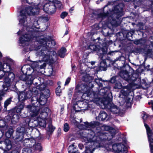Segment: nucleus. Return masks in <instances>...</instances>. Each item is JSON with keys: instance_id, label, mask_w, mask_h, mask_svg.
Here are the masks:
<instances>
[{"instance_id": "nucleus-61", "label": "nucleus", "mask_w": 153, "mask_h": 153, "mask_svg": "<svg viewBox=\"0 0 153 153\" xmlns=\"http://www.w3.org/2000/svg\"><path fill=\"white\" fill-rule=\"evenodd\" d=\"M134 31H133L132 32V33H134Z\"/></svg>"}, {"instance_id": "nucleus-30", "label": "nucleus", "mask_w": 153, "mask_h": 153, "mask_svg": "<svg viewBox=\"0 0 153 153\" xmlns=\"http://www.w3.org/2000/svg\"><path fill=\"white\" fill-rule=\"evenodd\" d=\"M32 151L29 148H24L22 150V153H31Z\"/></svg>"}, {"instance_id": "nucleus-22", "label": "nucleus", "mask_w": 153, "mask_h": 153, "mask_svg": "<svg viewBox=\"0 0 153 153\" xmlns=\"http://www.w3.org/2000/svg\"><path fill=\"white\" fill-rule=\"evenodd\" d=\"M5 123L3 120H0V128H2V129L0 131V132L1 133V136L3 135L4 131V130L6 128V127L5 126Z\"/></svg>"}, {"instance_id": "nucleus-15", "label": "nucleus", "mask_w": 153, "mask_h": 153, "mask_svg": "<svg viewBox=\"0 0 153 153\" xmlns=\"http://www.w3.org/2000/svg\"><path fill=\"white\" fill-rule=\"evenodd\" d=\"M46 87L44 83L40 84L37 86L36 87H34L32 89V91L34 95H37L39 94V91H41L43 90Z\"/></svg>"}, {"instance_id": "nucleus-27", "label": "nucleus", "mask_w": 153, "mask_h": 153, "mask_svg": "<svg viewBox=\"0 0 153 153\" xmlns=\"http://www.w3.org/2000/svg\"><path fill=\"white\" fill-rule=\"evenodd\" d=\"M88 48H89L91 50L94 51H99L102 50L101 49H99L98 48L97 46L94 45H90L88 46Z\"/></svg>"}, {"instance_id": "nucleus-41", "label": "nucleus", "mask_w": 153, "mask_h": 153, "mask_svg": "<svg viewBox=\"0 0 153 153\" xmlns=\"http://www.w3.org/2000/svg\"><path fill=\"white\" fill-rule=\"evenodd\" d=\"M71 80V78L68 77L66 79L65 85H67L69 83Z\"/></svg>"}, {"instance_id": "nucleus-7", "label": "nucleus", "mask_w": 153, "mask_h": 153, "mask_svg": "<svg viewBox=\"0 0 153 153\" xmlns=\"http://www.w3.org/2000/svg\"><path fill=\"white\" fill-rule=\"evenodd\" d=\"M123 4L120 3L118 5L115 6L114 9L113 10V14L110 17L112 19V21L110 23L113 25L115 26L117 23L116 19L122 16L123 14Z\"/></svg>"}, {"instance_id": "nucleus-14", "label": "nucleus", "mask_w": 153, "mask_h": 153, "mask_svg": "<svg viewBox=\"0 0 153 153\" xmlns=\"http://www.w3.org/2000/svg\"><path fill=\"white\" fill-rule=\"evenodd\" d=\"M54 6H50L49 3H46L44 6L43 10L46 13H53L55 12Z\"/></svg>"}, {"instance_id": "nucleus-3", "label": "nucleus", "mask_w": 153, "mask_h": 153, "mask_svg": "<svg viewBox=\"0 0 153 153\" xmlns=\"http://www.w3.org/2000/svg\"><path fill=\"white\" fill-rule=\"evenodd\" d=\"M47 99L42 93H40V97L38 99L36 97H33L31 99L32 105H28L27 107L32 119L34 118V120L37 121L38 124L41 126L45 127L46 125V117L51 114V110L44 105Z\"/></svg>"}, {"instance_id": "nucleus-9", "label": "nucleus", "mask_w": 153, "mask_h": 153, "mask_svg": "<svg viewBox=\"0 0 153 153\" xmlns=\"http://www.w3.org/2000/svg\"><path fill=\"white\" fill-rule=\"evenodd\" d=\"M33 93L32 91L30 90L27 92L25 91L20 92L18 94V97L20 101H23L27 99L30 98Z\"/></svg>"}, {"instance_id": "nucleus-17", "label": "nucleus", "mask_w": 153, "mask_h": 153, "mask_svg": "<svg viewBox=\"0 0 153 153\" xmlns=\"http://www.w3.org/2000/svg\"><path fill=\"white\" fill-rule=\"evenodd\" d=\"M9 114L11 115V116H10V117L12 116L11 121L13 123H15L19 121V116L15 112H13V111H9Z\"/></svg>"}, {"instance_id": "nucleus-11", "label": "nucleus", "mask_w": 153, "mask_h": 153, "mask_svg": "<svg viewBox=\"0 0 153 153\" xmlns=\"http://www.w3.org/2000/svg\"><path fill=\"white\" fill-rule=\"evenodd\" d=\"M144 124L146 129L151 153H153V132L152 131H151L149 127L145 122H144Z\"/></svg>"}, {"instance_id": "nucleus-10", "label": "nucleus", "mask_w": 153, "mask_h": 153, "mask_svg": "<svg viewBox=\"0 0 153 153\" xmlns=\"http://www.w3.org/2000/svg\"><path fill=\"white\" fill-rule=\"evenodd\" d=\"M112 148L113 150L117 153H126L127 148L123 144L119 143L109 146Z\"/></svg>"}, {"instance_id": "nucleus-43", "label": "nucleus", "mask_w": 153, "mask_h": 153, "mask_svg": "<svg viewBox=\"0 0 153 153\" xmlns=\"http://www.w3.org/2000/svg\"><path fill=\"white\" fill-rule=\"evenodd\" d=\"M147 115L146 114H144L142 116V118L143 120H146L147 118Z\"/></svg>"}, {"instance_id": "nucleus-16", "label": "nucleus", "mask_w": 153, "mask_h": 153, "mask_svg": "<svg viewBox=\"0 0 153 153\" xmlns=\"http://www.w3.org/2000/svg\"><path fill=\"white\" fill-rule=\"evenodd\" d=\"M96 119L99 121H107L109 120V116L106 112L102 111L100 112L98 116L96 117Z\"/></svg>"}, {"instance_id": "nucleus-44", "label": "nucleus", "mask_w": 153, "mask_h": 153, "mask_svg": "<svg viewBox=\"0 0 153 153\" xmlns=\"http://www.w3.org/2000/svg\"><path fill=\"white\" fill-rule=\"evenodd\" d=\"M151 45H150L149 47H151V46H152V47L153 48L151 49H149L150 52H151L153 51V42H152V41L151 42Z\"/></svg>"}, {"instance_id": "nucleus-2", "label": "nucleus", "mask_w": 153, "mask_h": 153, "mask_svg": "<svg viewBox=\"0 0 153 153\" xmlns=\"http://www.w3.org/2000/svg\"><path fill=\"white\" fill-rule=\"evenodd\" d=\"M99 123L93 121L90 123H85V125H82V129L84 130L83 132L82 140L85 142L86 144L85 153H92L94 149L98 147L106 146L102 145L103 142H106L111 139L116 133V131L114 128L109 126L104 125L102 129L108 132H103L97 131L95 134L94 131L98 128Z\"/></svg>"}, {"instance_id": "nucleus-48", "label": "nucleus", "mask_w": 153, "mask_h": 153, "mask_svg": "<svg viewBox=\"0 0 153 153\" xmlns=\"http://www.w3.org/2000/svg\"><path fill=\"white\" fill-rule=\"evenodd\" d=\"M24 1H26V2H27L29 4H30V2L33 1V0H22Z\"/></svg>"}, {"instance_id": "nucleus-1", "label": "nucleus", "mask_w": 153, "mask_h": 153, "mask_svg": "<svg viewBox=\"0 0 153 153\" xmlns=\"http://www.w3.org/2000/svg\"><path fill=\"white\" fill-rule=\"evenodd\" d=\"M31 4L25 7V10L20 12L19 16V24L23 26V29L26 30H19L18 32V35H22L19 39L20 46L24 47V51L26 52L29 51L35 50L37 51V55L42 57V61L35 62L31 66L24 65L21 68L24 74H26L28 76L25 75L26 77L23 80L27 81V83L31 85L32 83L36 85L37 82L35 81L39 80L37 78H33V76L37 74L40 69L44 68L46 66V63L51 64L54 59L56 58L57 54L56 52L50 51L49 48L52 47L56 45L54 40L51 39L49 37L44 38L42 36H39V32L35 29L39 28L37 21H35L33 25L31 26L32 23L27 22L26 21L29 19L27 17V14L29 15H35L38 14L40 8V4L31 2Z\"/></svg>"}, {"instance_id": "nucleus-26", "label": "nucleus", "mask_w": 153, "mask_h": 153, "mask_svg": "<svg viewBox=\"0 0 153 153\" xmlns=\"http://www.w3.org/2000/svg\"><path fill=\"white\" fill-rule=\"evenodd\" d=\"M11 101V99L9 98L7 99L4 102V110L5 111H6L7 110V107L9 104H10Z\"/></svg>"}, {"instance_id": "nucleus-45", "label": "nucleus", "mask_w": 153, "mask_h": 153, "mask_svg": "<svg viewBox=\"0 0 153 153\" xmlns=\"http://www.w3.org/2000/svg\"><path fill=\"white\" fill-rule=\"evenodd\" d=\"M76 107H78V106L77 104H76L73 106V108L76 111H78L79 110L76 109V108H77Z\"/></svg>"}, {"instance_id": "nucleus-34", "label": "nucleus", "mask_w": 153, "mask_h": 153, "mask_svg": "<svg viewBox=\"0 0 153 153\" xmlns=\"http://www.w3.org/2000/svg\"><path fill=\"white\" fill-rule=\"evenodd\" d=\"M56 94L59 96H60L61 93V90L60 89V86H58L56 88Z\"/></svg>"}, {"instance_id": "nucleus-42", "label": "nucleus", "mask_w": 153, "mask_h": 153, "mask_svg": "<svg viewBox=\"0 0 153 153\" xmlns=\"http://www.w3.org/2000/svg\"><path fill=\"white\" fill-rule=\"evenodd\" d=\"M116 81V78L114 77H113L111 78L110 80V82L112 83H114Z\"/></svg>"}, {"instance_id": "nucleus-59", "label": "nucleus", "mask_w": 153, "mask_h": 153, "mask_svg": "<svg viewBox=\"0 0 153 153\" xmlns=\"http://www.w3.org/2000/svg\"><path fill=\"white\" fill-rule=\"evenodd\" d=\"M107 149L108 150H109V149H108V148H107Z\"/></svg>"}, {"instance_id": "nucleus-32", "label": "nucleus", "mask_w": 153, "mask_h": 153, "mask_svg": "<svg viewBox=\"0 0 153 153\" xmlns=\"http://www.w3.org/2000/svg\"><path fill=\"white\" fill-rule=\"evenodd\" d=\"M114 88H115L120 89L122 88L121 84L120 82H117L115 83Z\"/></svg>"}, {"instance_id": "nucleus-35", "label": "nucleus", "mask_w": 153, "mask_h": 153, "mask_svg": "<svg viewBox=\"0 0 153 153\" xmlns=\"http://www.w3.org/2000/svg\"><path fill=\"white\" fill-rule=\"evenodd\" d=\"M69 129V127L68 124L67 123H65L64 124V130L65 132L68 131Z\"/></svg>"}, {"instance_id": "nucleus-29", "label": "nucleus", "mask_w": 153, "mask_h": 153, "mask_svg": "<svg viewBox=\"0 0 153 153\" xmlns=\"http://www.w3.org/2000/svg\"><path fill=\"white\" fill-rule=\"evenodd\" d=\"M95 81L97 84L99 86V88L102 87V81L101 78L95 79Z\"/></svg>"}, {"instance_id": "nucleus-38", "label": "nucleus", "mask_w": 153, "mask_h": 153, "mask_svg": "<svg viewBox=\"0 0 153 153\" xmlns=\"http://www.w3.org/2000/svg\"><path fill=\"white\" fill-rule=\"evenodd\" d=\"M46 71H48L49 74L48 75V76H50L52 75L53 73V70L52 67H51L50 68H48Z\"/></svg>"}, {"instance_id": "nucleus-18", "label": "nucleus", "mask_w": 153, "mask_h": 153, "mask_svg": "<svg viewBox=\"0 0 153 153\" xmlns=\"http://www.w3.org/2000/svg\"><path fill=\"white\" fill-rule=\"evenodd\" d=\"M94 92L95 93V95H97V96H96L95 97H94L93 99H94L95 100H97V99H96V98H98L99 99V100H100V101H99L100 102H99V103H97L96 102H94V101H92V100L91 101L90 99H91V98H90V97H89V96H87V97H89V99H88V98L86 99V98H85V99L86 100H89L90 102H93L94 103H95L97 105H100V102H101V100L102 99V95H101L100 94H102V93H100V91H99L100 94L99 95H98V94H97L98 93V92H97V91H96V92ZM85 95L87 96V95L86 94L85 95H84L83 96V97L84 96H85Z\"/></svg>"}, {"instance_id": "nucleus-57", "label": "nucleus", "mask_w": 153, "mask_h": 153, "mask_svg": "<svg viewBox=\"0 0 153 153\" xmlns=\"http://www.w3.org/2000/svg\"><path fill=\"white\" fill-rule=\"evenodd\" d=\"M116 2H117V1H114V4H115V3H116Z\"/></svg>"}, {"instance_id": "nucleus-36", "label": "nucleus", "mask_w": 153, "mask_h": 153, "mask_svg": "<svg viewBox=\"0 0 153 153\" xmlns=\"http://www.w3.org/2000/svg\"><path fill=\"white\" fill-rule=\"evenodd\" d=\"M39 19L42 21L43 22H45L48 20V18L47 16H42Z\"/></svg>"}, {"instance_id": "nucleus-13", "label": "nucleus", "mask_w": 153, "mask_h": 153, "mask_svg": "<svg viewBox=\"0 0 153 153\" xmlns=\"http://www.w3.org/2000/svg\"><path fill=\"white\" fill-rule=\"evenodd\" d=\"M119 75L121 77L126 81H133L135 79V78L132 77V75L131 76H129L128 72L126 71H122L119 73Z\"/></svg>"}, {"instance_id": "nucleus-50", "label": "nucleus", "mask_w": 153, "mask_h": 153, "mask_svg": "<svg viewBox=\"0 0 153 153\" xmlns=\"http://www.w3.org/2000/svg\"><path fill=\"white\" fill-rule=\"evenodd\" d=\"M62 4L59 2L58 3V7L59 8H62Z\"/></svg>"}, {"instance_id": "nucleus-47", "label": "nucleus", "mask_w": 153, "mask_h": 153, "mask_svg": "<svg viewBox=\"0 0 153 153\" xmlns=\"http://www.w3.org/2000/svg\"><path fill=\"white\" fill-rule=\"evenodd\" d=\"M148 103L149 105H151L152 109V110L153 111V101H151L150 102H149Z\"/></svg>"}, {"instance_id": "nucleus-19", "label": "nucleus", "mask_w": 153, "mask_h": 153, "mask_svg": "<svg viewBox=\"0 0 153 153\" xmlns=\"http://www.w3.org/2000/svg\"><path fill=\"white\" fill-rule=\"evenodd\" d=\"M33 145V149L36 153H38L42 150V147L40 143H35V144Z\"/></svg>"}, {"instance_id": "nucleus-52", "label": "nucleus", "mask_w": 153, "mask_h": 153, "mask_svg": "<svg viewBox=\"0 0 153 153\" xmlns=\"http://www.w3.org/2000/svg\"><path fill=\"white\" fill-rule=\"evenodd\" d=\"M76 67L75 66H74L72 67V71H74L75 69H76Z\"/></svg>"}, {"instance_id": "nucleus-31", "label": "nucleus", "mask_w": 153, "mask_h": 153, "mask_svg": "<svg viewBox=\"0 0 153 153\" xmlns=\"http://www.w3.org/2000/svg\"><path fill=\"white\" fill-rule=\"evenodd\" d=\"M55 128L53 126L52 124L50 123L48 126V131L50 132H52L54 129Z\"/></svg>"}, {"instance_id": "nucleus-53", "label": "nucleus", "mask_w": 153, "mask_h": 153, "mask_svg": "<svg viewBox=\"0 0 153 153\" xmlns=\"http://www.w3.org/2000/svg\"><path fill=\"white\" fill-rule=\"evenodd\" d=\"M68 33V30H66L65 32V35H67Z\"/></svg>"}, {"instance_id": "nucleus-56", "label": "nucleus", "mask_w": 153, "mask_h": 153, "mask_svg": "<svg viewBox=\"0 0 153 153\" xmlns=\"http://www.w3.org/2000/svg\"><path fill=\"white\" fill-rule=\"evenodd\" d=\"M128 104H130V102H128Z\"/></svg>"}, {"instance_id": "nucleus-21", "label": "nucleus", "mask_w": 153, "mask_h": 153, "mask_svg": "<svg viewBox=\"0 0 153 153\" xmlns=\"http://www.w3.org/2000/svg\"><path fill=\"white\" fill-rule=\"evenodd\" d=\"M4 143L5 146V148L7 150H9L12 147V145L11 141L9 140H5Z\"/></svg>"}, {"instance_id": "nucleus-46", "label": "nucleus", "mask_w": 153, "mask_h": 153, "mask_svg": "<svg viewBox=\"0 0 153 153\" xmlns=\"http://www.w3.org/2000/svg\"><path fill=\"white\" fill-rule=\"evenodd\" d=\"M91 104L89 103L88 105V108L91 109H92V108H94V105H91Z\"/></svg>"}, {"instance_id": "nucleus-49", "label": "nucleus", "mask_w": 153, "mask_h": 153, "mask_svg": "<svg viewBox=\"0 0 153 153\" xmlns=\"http://www.w3.org/2000/svg\"><path fill=\"white\" fill-rule=\"evenodd\" d=\"M80 149H82L83 148V146L81 144H79L78 145Z\"/></svg>"}, {"instance_id": "nucleus-23", "label": "nucleus", "mask_w": 153, "mask_h": 153, "mask_svg": "<svg viewBox=\"0 0 153 153\" xmlns=\"http://www.w3.org/2000/svg\"><path fill=\"white\" fill-rule=\"evenodd\" d=\"M66 51V50L64 48H62L59 51L58 55L61 57H64L65 55V53Z\"/></svg>"}, {"instance_id": "nucleus-25", "label": "nucleus", "mask_w": 153, "mask_h": 153, "mask_svg": "<svg viewBox=\"0 0 153 153\" xmlns=\"http://www.w3.org/2000/svg\"><path fill=\"white\" fill-rule=\"evenodd\" d=\"M13 132L14 131L13 128H9L6 133L5 136L7 138H9L10 137L13 135Z\"/></svg>"}, {"instance_id": "nucleus-58", "label": "nucleus", "mask_w": 153, "mask_h": 153, "mask_svg": "<svg viewBox=\"0 0 153 153\" xmlns=\"http://www.w3.org/2000/svg\"><path fill=\"white\" fill-rule=\"evenodd\" d=\"M33 127H32V128H31V130H33Z\"/></svg>"}, {"instance_id": "nucleus-37", "label": "nucleus", "mask_w": 153, "mask_h": 153, "mask_svg": "<svg viewBox=\"0 0 153 153\" xmlns=\"http://www.w3.org/2000/svg\"><path fill=\"white\" fill-rule=\"evenodd\" d=\"M108 16V12H107L106 13H100L99 14V17L103 18L104 17Z\"/></svg>"}, {"instance_id": "nucleus-55", "label": "nucleus", "mask_w": 153, "mask_h": 153, "mask_svg": "<svg viewBox=\"0 0 153 153\" xmlns=\"http://www.w3.org/2000/svg\"><path fill=\"white\" fill-rule=\"evenodd\" d=\"M130 0H124V1H127V2H128V1H130Z\"/></svg>"}, {"instance_id": "nucleus-20", "label": "nucleus", "mask_w": 153, "mask_h": 153, "mask_svg": "<svg viewBox=\"0 0 153 153\" xmlns=\"http://www.w3.org/2000/svg\"><path fill=\"white\" fill-rule=\"evenodd\" d=\"M76 148L74 147V144L73 143L71 145H70L68 148L69 153H79L78 151H76Z\"/></svg>"}, {"instance_id": "nucleus-33", "label": "nucleus", "mask_w": 153, "mask_h": 153, "mask_svg": "<svg viewBox=\"0 0 153 153\" xmlns=\"http://www.w3.org/2000/svg\"><path fill=\"white\" fill-rule=\"evenodd\" d=\"M27 141H28V143H29L30 142V143H34L35 142V140L32 138H27L25 139L24 140V143L25 142H26V143H27Z\"/></svg>"}, {"instance_id": "nucleus-28", "label": "nucleus", "mask_w": 153, "mask_h": 153, "mask_svg": "<svg viewBox=\"0 0 153 153\" xmlns=\"http://www.w3.org/2000/svg\"><path fill=\"white\" fill-rule=\"evenodd\" d=\"M145 41L142 39L139 40H136L134 41V43L136 45H141L144 44Z\"/></svg>"}, {"instance_id": "nucleus-8", "label": "nucleus", "mask_w": 153, "mask_h": 153, "mask_svg": "<svg viewBox=\"0 0 153 153\" xmlns=\"http://www.w3.org/2000/svg\"><path fill=\"white\" fill-rule=\"evenodd\" d=\"M132 88V86L131 84H129L127 86L124 87L122 90H121L120 94H119V98H122V101H119L120 105H123L125 102V97L127 96L129 92Z\"/></svg>"}, {"instance_id": "nucleus-62", "label": "nucleus", "mask_w": 153, "mask_h": 153, "mask_svg": "<svg viewBox=\"0 0 153 153\" xmlns=\"http://www.w3.org/2000/svg\"><path fill=\"white\" fill-rule=\"evenodd\" d=\"M48 1H51V0H48Z\"/></svg>"}, {"instance_id": "nucleus-63", "label": "nucleus", "mask_w": 153, "mask_h": 153, "mask_svg": "<svg viewBox=\"0 0 153 153\" xmlns=\"http://www.w3.org/2000/svg\"><path fill=\"white\" fill-rule=\"evenodd\" d=\"M152 38H153V37H152Z\"/></svg>"}, {"instance_id": "nucleus-4", "label": "nucleus", "mask_w": 153, "mask_h": 153, "mask_svg": "<svg viewBox=\"0 0 153 153\" xmlns=\"http://www.w3.org/2000/svg\"><path fill=\"white\" fill-rule=\"evenodd\" d=\"M0 51V79L4 78V82H0V87L3 88V85L8 88L15 78V75L12 72L11 66L14 63L13 60L8 57L3 58Z\"/></svg>"}, {"instance_id": "nucleus-39", "label": "nucleus", "mask_w": 153, "mask_h": 153, "mask_svg": "<svg viewBox=\"0 0 153 153\" xmlns=\"http://www.w3.org/2000/svg\"><path fill=\"white\" fill-rule=\"evenodd\" d=\"M68 15V13L65 12H62L61 15V17L62 19H64Z\"/></svg>"}, {"instance_id": "nucleus-5", "label": "nucleus", "mask_w": 153, "mask_h": 153, "mask_svg": "<svg viewBox=\"0 0 153 153\" xmlns=\"http://www.w3.org/2000/svg\"><path fill=\"white\" fill-rule=\"evenodd\" d=\"M109 90V88L108 87H104L100 89V92L102 93L100 95L102 96L100 104H102L104 106V108L107 109L109 111L113 114L119 115L120 109L116 105L112 103V97L111 94L110 93L109 94L111 95V97H107L108 94L107 93Z\"/></svg>"}, {"instance_id": "nucleus-51", "label": "nucleus", "mask_w": 153, "mask_h": 153, "mask_svg": "<svg viewBox=\"0 0 153 153\" xmlns=\"http://www.w3.org/2000/svg\"><path fill=\"white\" fill-rule=\"evenodd\" d=\"M151 10L152 12H153V2L152 3L151 7Z\"/></svg>"}, {"instance_id": "nucleus-12", "label": "nucleus", "mask_w": 153, "mask_h": 153, "mask_svg": "<svg viewBox=\"0 0 153 153\" xmlns=\"http://www.w3.org/2000/svg\"><path fill=\"white\" fill-rule=\"evenodd\" d=\"M25 131L24 127H18L16 130V135L14 137L15 141L19 142L22 140Z\"/></svg>"}, {"instance_id": "nucleus-40", "label": "nucleus", "mask_w": 153, "mask_h": 153, "mask_svg": "<svg viewBox=\"0 0 153 153\" xmlns=\"http://www.w3.org/2000/svg\"><path fill=\"white\" fill-rule=\"evenodd\" d=\"M19 151L17 150H13L11 152H10L8 153H19ZM4 153H8V152L6 150H4Z\"/></svg>"}, {"instance_id": "nucleus-60", "label": "nucleus", "mask_w": 153, "mask_h": 153, "mask_svg": "<svg viewBox=\"0 0 153 153\" xmlns=\"http://www.w3.org/2000/svg\"><path fill=\"white\" fill-rule=\"evenodd\" d=\"M1 0H0V3H1Z\"/></svg>"}, {"instance_id": "nucleus-6", "label": "nucleus", "mask_w": 153, "mask_h": 153, "mask_svg": "<svg viewBox=\"0 0 153 153\" xmlns=\"http://www.w3.org/2000/svg\"><path fill=\"white\" fill-rule=\"evenodd\" d=\"M76 88L79 92H81L83 93V96L86 94L87 96L90 97L91 98V101H93L97 103H98L99 102L100 100L98 98H96V100H95L94 99H93V97H95L97 96L95 95V93L94 91L89 89L90 88L86 85L84 84H82L80 85H78L76 87Z\"/></svg>"}, {"instance_id": "nucleus-54", "label": "nucleus", "mask_w": 153, "mask_h": 153, "mask_svg": "<svg viewBox=\"0 0 153 153\" xmlns=\"http://www.w3.org/2000/svg\"><path fill=\"white\" fill-rule=\"evenodd\" d=\"M91 64L92 65H93L95 64L94 62H91Z\"/></svg>"}, {"instance_id": "nucleus-24", "label": "nucleus", "mask_w": 153, "mask_h": 153, "mask_svg": "<svg viewBox=\"0 0 153 153\" xmlns=\"http://www.w3.org/2000/svg\"><path fill=\"white\" fill-rule=\"evenodd\" d=\"M24 105V103L22 102L20 104L16 106V112L17 113H20L21 111L23 109Z\"/></svg>"}]
</instances>
